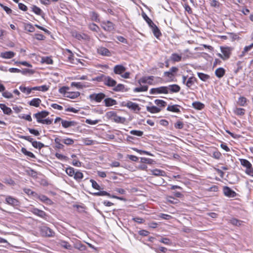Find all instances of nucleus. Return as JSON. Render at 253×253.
I'll return each instance as SVG.
<instances>
[{
	"label": "nucleus",
	"mask_w": 253,
	"mask_h": 253,
	"mask_svg": "<svg viewBox=\"0 0 253 253\" xmlns=\"http://www.w3.org/2000/svg\"><path fill=\"white\" fill-rule=\"evenodd\" d=\"M126 71V68L121 65H116L114 68V72L116 74L121 75Z\"/></svg>",
	"instance_id": "nucleus-17"
},
{
	"label": "nucleus",
	"mask_w": 253,
	"mask_h": 253,
	"mask_svg": "<svg viewBox=\"0 0 253 253\" xmlns=\"http://www.w3.org/2000/svg\"><path fill=\"white\" fill-rule=\"evenodd\" d=\"M106 95L103 93H93L89 96V99L92 101H94L96 102H100L103 99L105 98Z\"/></svg>",
	"instance_id": "nucleus-2"
},
{
	"label": "nucleus",
	"mask_w": 253,
	"mask_h": 253,
	"mask_svg": "<svg viewBox=\"0 0 253 253\" xmlns=\"http://www.w3.org/2000/svg\"><path fill=\"white\" fill-rule=\"evenodd\" d=\"M167 87H168V90H169L171 92H178L180 90V87L176 84L169 85Z\"/></svg>",
	"instance_id": "nucleus-19"
},
{
	"label": "nucleus",
	"mask_w": 253,
	"mask_h": 253,
	"mask_svg": "<svg viewBox=\"0 0 253 253\" xmlns=\"http://www.w3.org/2000/svg\"><path fill=\"white\" fill-rule=\"evenodd\" d=\"M62 141L67 145H70L74 143V141L73 139L69 138H67L66 139H64L62 140Z\"/></svg>",
	"instance_id": "nucleus-56"
},
{
	"label": "nucleus",
	"mask_w": 253,
	"mask_h": 253,
	"mask_svg": "<svg viewBox=\"0 0 253 253\" xmlns=\"http://www.w3.org/2000/svg\"><path fill=\"white\" fill-rule=\"evenodd\" d=\"M30 211L39 217L45 218L46 216V214L44 211L37 208H32Z\"/></svg>",
	"instance_id": "nucleus-12"
},
{
	"label": "nucleus",
	"mask_w": 253,
	"mask_h": 253,
	"mask_svg": "<svg viewBox=\"0 0 253 253\" xmlns=\"http://www.w3.org/2000/svg\"><path fill=\"white\" fill-rule=\"evenodd\" d=\"M245 109H243V108H236L235 111H234V113L237 115H240V116H242V115H243L245 114Z\"/></svg>",
	"instance_id": "nucleus-52"
},
{
	"label": "nucleus",
	"mask_w": 253,
	"mask_h": 253,
	"mask_svg": "<svg viewBox=\"0 0 253 253\" xmlns=\"http://www.w3.org/2000/svg\"><path fill=\"white\" fill-rule=\"evenodd\" d=\"M151 171L152 172V174L155 176H166V172L163 170H161L159 169H154L151 170Z\"/></svg>",
	"instance_id": "nucleus-23"
},
{
	"label": "nucleus",
	"mask_w": 253,
	"mask_h": 253,
	"mask_svg": "<svg viewBox=\"0 0 253 253\" xmlns=\"http://www.w3.org/2000/svg\"><path fill=\"white\" fill-rule=\"evenodd\" d=\"M184 126V124L180 121H178L175 124H174V127L176 129H182Z\"/></svg>",
	"instance_id": "nucleus-64"
},
{
	"label": "nucleus",
	"mask_w": 253,
	"mask_h": 253,
	"mask_svg": "<svg viewBox=\"0 0 253 253\" xmlns=\"http://www.w3.org/2000/svg\"><path fill=\"white\" fill-rule=\"evenodd\" d=\"M20 90L24 93H26L27 94H29L32 90H33V89L32 88H28L25 86H20L19 87Z\"/></svg>",
	"instance_id": "nucleus-46"
},
{
	"label": "nucleus",
	"mask_w": 253,
	"mask_h": 253,
	"mask_svg": "<svg viewBox=\"0 0 253 253\" xmlns=\"http://www.w3.org/2000/svg\"><path fill=\"white\" fill-rule=\"evenodd\" d=\"M32 146L35 148H38L39 149H42V148L44 147V145L40 142H38L37 141H34L33 143H32Z\"/></svg>",
	"instance_id": "nucleus-42"
},
{
	"label": "nucleus",
	"mask_w": 253,
	"mask_h": 253,
	"mask_svg": "<svg viewBox=\"0 0 253 253\" xmlns=\"http://www.w3.org/2000/svg\"><path fill=\"white\" fill-rule=\"evenodd\" d=\"M0 108L2 110L4 114L6 115H10L12 113V110L9 108L7 107L4 104H0Z\"/></svg>",
	"instance_id": "nucleus-24"
},
{
	"label": "nucleus",
	"mask_w": 253,
	"mask_h": 253,
	"mask_svg": "<svg viewBox=\"0 0 253 253\" xmlns=\"http://www.w3.org/2000/svg\"><path fill=\"white\" fill-rule=\"evenodd\" d=\"M124 106H126L129 109H131L135 112H137L140 110V108L137 104L131 101L127 102L124 105Z\"/></svg>",
	"instance_id": "nucleus-11"
},
{
	"label": "nucleus",
	"mask_w": 253,
	"mask_h": 253,
	"mask_svg": "<svg viewBox=\"0 0 253 253\" xmlns=\"http://www.w3.org/2000/svg\"><path fill=\"white\" fill-rule=\"evenodd\" d=\"M178 107L179 106L178 105H169L167 107V110L173 112L179 113L180 111Z\"/></svg>",
	"instance_id": "nucleus-28"
},
{
	"label": "nucleus",
	"mask_w": 253,
	"mask_h": 253,
	"mask_svg": "<svg viewBox=\"0 0 253 253\" xmlns=\"http://www.w3.org/2000/svg\"><path fill=\"white\" fill-rule=\"evenodd\" d=\"M77 123L75 121H67L62 120V125L64 128H68L72 126H75Z\"/></svg>",
	"instance_id": "nucleus-21"
},
{
	"label": "nucleus",
	"mask_w": 253,
	"mask_h": 253,
	"mask_svg": "<svg viewBox=\"0 0 253 253\" xmlns=\"http://www.w3.org/2000/svg\"><path fill=\"white\" fill-rule=\"evenodd\" d=\"M240 162L241 165L243 167L246 168V169L252 166V164L250 163V162L246 159H241Z\"/></svg>",
	"instance_id": "nucleus-41"
},
{
	"label": "nucleus",
	"mask_w": 253,
	"mask_h": 253,
	"mask_svg": "<svg viewBox=\"0 0 253 253\" xmlns=\"http://www.w3.org/2000/svg\"><path fill=\"white\" fill-rule=\"evenodd\" d=\"M25 30L29 32H34L35 29L31 24H27L25 25Z\"/></svg>",
	"instance_id": "nucleus-49"
},
{
	"label": "nucleus",
	"mask_w": 253,
	"mask_h": 253,
	"mask_svg": "<svg viewBox=\"0 0 253 253\" xmlns=\"http://www.w3.org/2000/svg\"><path fill=\"white\" fill-rule=\"evenodd\" d=\"M143 19L147 22L149 27H153V26H154L155 23L153 22V21L150 18L148 17V16L144 12H143Z\"/></svg>",
	"instance_id": "nucleus-32"
},
{
	"label": "nucleus",
	"mask_w": 253,
	"mask_h": 253,
	"mask_svg": "<svg viewBox=\"0 0 253 253\" xmlns=\"http://www.w3.org/2000/svg\"><path fill=\"white\" fill-rule=\"evenodd\" d=\"M71 85V86L76 87L78 89H81L85 86L80 82H72Z\"/></svg>",
	"instance_id": "nucleus-48"
},
{
	"label": "nucleus",
	"mask_w": 253,
	"mask_h": 253,
	"mask_svg": "<svg viewBox=\"0 0 253 253\" xmlns=\"http://www.w3.org/2000/svg\"><path fill=\"white\" fill-rule=\"evenodd\" d=\"M247 102V99L244 97H240L239 98L238 103L240 105L244 106Z\"/></svg>",
	"instance_id": "nucleus-54"
},
{
	"label": "nucleus",
	"mask_w": 253,
	"mask_h": 253,
	"mask_svg": "<svg viewBox=\"0 0 253 253\" xmlns=\"http://www.w3.org/2000/svg\"><path fill=\"white\" fill-rule=\"evenodd\" d=\"M151 94H156V93H165L168 94L169 93V91L168 90V87L167 86H161L157 88H153L150 90V91Z\"/></svg>",
	"instance_id": "nucleus-5"
},
{
	"label": "nucleus",
	"mask_w": 253,
	"mask_h": 253,
	"mask_svg": "<svg viewBox=\"0 0 253 253\" xmlns=\"http://www.w3.org/2000/svg\"><path fill=\"white\" fill-rule=\"evenodd\" d=\"M150 29H151L153 34L154 36L157 38L159 39V38L162 36V33L159 29V28L156 25V24H154V26H153V27H149Z\"/></svg>",
	"instance_id": "nucleus-13"
},
{
	"label": "nucleus",
	"mask_w": 253,
	"mask_h": 253,
	"mask_svg": "<svg viewBox=\"0 0 253 253\" xmlns=\"http://www.w3.org/2000/svg\"><path fill=\"white\" fill-rule=\"evenodd\" d=\"M104 84L109 87H114L117 84V82L109 76H106L104 79Z\"/></svg>",
	"instance_id": "nucleus-10"
},
{
	"label": "nucleus",
	"mask_w": 253,
	"mask_h": 253,
	"mask_svg": "<svg viewBox=\"0 0 253 253\" xmlns=\"http://www.w3.org/2000/svg\"><path fill=\"white\" fill-rule=\"evenodd\" d=\"M253 47V43L249 46H246L244 47L243 51H242V54L241 56H244L246 52L250 51Z\"/></svg>",
	"instance_id": "nucleus-58"
},
{
	"label": "nucleus",
	"mask_w": 253,
	"mask_h": 253,
	"mask_svg": "<svg viewBox=\"0 0 253 253\" xmlns=\"http://www.w3.org/2000/svg\"><path fill=\"white\" fill-rule=\"evenodd\" d=\"M42 62L47 64H52L53 60L50 57H43L42 58Z\"/></svg>",
	"instance_id": "nucleus-44"
},
{
	"label": "nucleus",
	"mask_w": 253,
	"mask_h": 253,
	"mask_svg": "<svg viewBox=\"0 0 253 253\" xmlns=\"http://www.w3.org/2000/svg\"><path fill=\"white\" fill-rule=\"evenodd\" d=\"M150 29H151L153 34L154 36L157 38L159 39V38L162 36V33L159 29V28L156 25V24H154V26H153V27H149Z\"/></svg>",
	"instance_id": "nucleus-15"
},
{
	"label": "nucleus",
	"mask_w": 253,
	"mask_h": 253,
	"mask_svg": "<svg viewBox=\"0 0 253 253\" xmlns=\"http://www.w3.org/2000/svg\"><path fill=\"white\" fill-rule=\"evenodd\" d=\"M49 88V86L46 85H42L41 86H35L32 87V89H33V90H39V91H42L43 92L46 91L48 90Z\"/></svg>",
	"instance_id": "nucleus-26"
},
{
	"label": "nucleus",
	"mask_w": 253,
	"mask_h": 253,
	"mask_svg": "<svg viewBox=\"0 0 253 253\" xmlns=\"http://www.w3.org/2000/svg\"><path fill=\"white\" fill-rule=\"evenodd\" d=\"M230 222L234 225L239 226L241 224L242 221L236 218H232L230 220Z\"/></svg>",
	"instance_id": "nucleus-53"
},
{
	"label": "nucleus",
	"mask_w": 253,
	"mask_h": 253,
	"mask_svg": "<svg viewBox=\"0 0 253 253\" xmlns=\"http://www.w3.org/2000/svg\"><path fill=\"white\" fill-rule=\"evenodd\" d=\"M182 56L180 55H179L176 53H172L170 58L169 59L170 61L175 62H179L182 60Z\"/></svg>",
	"instance_id": "nucleus-22"
},
{
	"label": "nucleus",
	"mask_w": 253,
	"mask_h": 253,
	"mask_svg": "<svg viewBox=\"0 0 253 253\" xmlns=\"http://www.w3.org/2000/svg\"><path fill=\"white\" fill-rule=\"evenodd\" d=\"M113 120L116 123L123 124L125 122L126 119L124 117L118 116L117 115H116Z\"/></svg>",
	"instance_id": "nucleus-35"
},
{
	"label": "nucleus",
	"mask_w": 253,
	"mask_h": 253,
	"mask_svg": "<svg viewBox=\"0 0 253 253\" xmlns=\"http://www.w3.org/2000/svg\"><path fill=\"white\" fill-rule=\"evenodd\" d=\"M117 114L114 111H110L106 113V116L111 120H113Z\"/></svg>",
	"instance_id": "nucleus-60"
},
{
	"label": "nucleus",
	"mask_w": 253,
	"mask_h": 253,
	"mask_svg": "<svg viewBox=\"0 0 253 253\" xmlns=\"http://www.w3.org/2000/svg\"><path fill=\"white\" fill-rule=\"evenodd\" d=\"M88 28H89L90 30L94 32H97V30L99 29L98 26L94 23L89 24L88 25Z\"/></svg>",
	"instance_id": "nucleus-55"
},
{
	"label": "nucleus",
	"mask_w": 253,
	"mask_h": 253,
	"mask_svg": "<svg viewBox=\"0 0 253 253\" xmlns=\"http://www.w3.org/2000/svg\"><path fill=\"white\" fill-rule=\"evenodd\" d=\"M90 182L91 183L92 187L96 189V190H99L100 189V186L98 184V183L94 180L90 179Z\"/></svg>",
	"instance_id": "nucleus-59"
},
{
	"label": "nucleus",
	"mask_w": 253,
	"mask_h": 253,
	"mask_svg": "<svg viewBox=\"0 0 253 253\" xmlns=\"http://www.w3.org/2000/svg\"><path fill=\"white\" fill-rule=\"evenodd\" d=\"M83 177V173L80 171H76L74 176V179L78 181H81V180L82 179Z\"/></svg>",
	"instance_id": "nucleus-37"
},
{
	"label": "nucleus",
	"mask_w": 253,
	"mask_h": 253,
	"mask_svg": "<svg viewBox=\"0 0 253 253\" xmlns=\"http://www.w3.org/2000/svg\"><path fill=\"white\" fill-rule=\"evenodd\" d=\"M3 182L9 185H14L15 184L14 181L10 178H4Z\"/></svg>",
	"instance_id": "nucleus-50"
},
{
	"label": "nucleus",
	"mask_w": 253,
	"mask_h": 253,
	"mask_svg": "<svg viewBox=\"0 0 253 253\" xmlns=\"http://www.w3.org/2000/svg\"><path fill=\"white\" fill-rule=\"evenodd\" d=\"M150 29H151L153 34L154 36L157 38L159 39V38L162 36V33L159 29V28L156 25V24H154V26H153V27H149Z\"/></svg>",
	"instance_id": "nucleus-14"
},
{
	"label": "nucleus",
	"mask_w": 253,
	"mask_h": 253,
	"mask_svg": "<svg viewBox=\"0 0 253 253\" xmlns=\"http://www.w3.org/2000/svg\"><path fill=\"white\" fill-rule=\"evenodd\" d=\"M102 28L108 32H111L114 30V24L110 21H104L102 22Z\"/></svg>",
	"instance_id": "nucleus-4"
},
{
	"label": "nucleus",
	"mask_w": 253,
	"mask_h": 253,
	"mask_svg": "<svg viewBox=\"0 0 253 253\" xmlns=\"http://www.w3.org/2000/svg\"><path fill=\"white\" fill-rule=\"evenodd\" d=\"M221 51L222 53V54L220 53L218 54V56L222 58L223 60H227L229 58L231 55V49L230 47H221Z\"/></svg>",
	"instance_id": "nucleus-1"
},
{
	"label": "nucleus",
	"mask_w": 253,
	"mask_h": 253,
	"mask_svg": "<svg viewBox=\"0 0 253 253\" xmlns=\"http://www.w3.org/2000/svg\"><path fill=\"white\" fill-rule=\"evenodd\" d=\"M6 203L13 207L18 206L19 205V201L10 196H7L5 198Z\"/></svg>",
	"instance_id": "nucleus-7"
},
{
	"label": "nucleus",
	"mask_w": 253,
	"mask_h": 253,
	"mask_svg": "<svg viewBox=\"0 0 253 253\" xmlns=\"http://www.w3.org/2000/svg\"><path fill=\"white\" fill-rule=\"evenodd\" d=\"M97 52L98 54L102 56H111V52L107 48L103 46L98 47L97 48Z\"/></svg>",
	"instance_id": "nucleus-9"
},
{
	"label": "nucleus",
	"mask_w": 253,
	"mask_h": 253,
	"mask_svg": "<svg viewBox=\"0 0 253 253\" xmlns=\"http://www.w3.org/2000/svg\"><path fill=\"white\" fill-rule=\"evenodd\" d=\"M37 196L38 198L40 200H41V201H42L43 202H44L46 203H48L49 202L51 201V200L48 198H47L46 196H45L43 195H37Z\"/></svg>",
	"instance_id": "nucleus-45"
},
{
	"label": "nucleus",
	"mask_w": 253,
	"mask_h": 253,
	"mask_svg": "<svg viewBox=\"0 0 253 253\" xmlns=\"http://www.w3.org/2000/svg\"><path fill=\"white\" fill-rule=\"evenodd\" d=\"M196 79L195 77H191L188 79L185 84L187 87H190L192 85L194 84V82L196 81Z\"/></svg>",
	"instance_id": "nucleus-36"
},
{
	"label": "nucleus",
	"mask_w": 253,
	"mask_h": 253,
	"mask_svg": "<svg viewBox=\"0 0 253 253\" xmlns=\"http://www.w3.org/2000/svg\"><path fill=\"white\" fill-rule=\"evenodd\" d=\"M15 54L14 52L9 51L1 52L0 56L4 59H10L13 57Z\"/></svg>",
	"instance_id": "nucleus-16"
},
{
	"label": "nucleus",
	"mask_w": 253,
	"mask_h": 253,
	"mask_svg": "<svg viewBox=\"0 0 253 253\" xmlns=\"http://www.w3.org/2000/svg\"><path fill=\"white\" fill-rule=\"evenodd\" d=\"M154 76L143 77V84L147 83L149 84H153L154 82Z\"/></svg>",
	"instance_id": "nucleus-33"
},
{
	"label": "nucleus",
	"mask_w": 253,
	"mask_h": 253,
	"mask_svg": "<svg viewBox=\"0 0 253 253\" xmlns=\"http://www.w3.org/2000/svg\"><path fill=\"white\" fill-rule=\"evenodd\" d=\"M66 172L70 176H74L75 174L74 169L72 167H69L67 168L66 169Z\"/></svg>",
	"instance_id": "nucleus-47"
},
{
	"label": "nucleus",
	"mask_w": 253,
	"mask_h": 253,
	"mask_svg": "<svg viewBox=\"0 0 253 253\" xmlns=\"http://www.w3.org/2000/svg\"><path fill=\"white\" fill-rule=\"evenodd\" d=\"M224 194L229 198H234L237 195L236 193L232 190L230 188L227 186H225L223 188Z\"/></svg>",
	"instance_id": "nucleus-8"
},
{
	"label": "nucleus",
	"mask_w": 253,
	"mask_h": 253,
	"mask_svg": "<svg viewBox=\"0 0 253 253\" xmlns=\"http://www.w3.org/2000/svg\"><path fill=\"white\" fill-rule=\"evenodd\" d=\"M23 191L25 193L28 194V195H33V196H36L37 195V194L35 192L32 191L29 188H25L23 189Z\"/></svg>",
	"instance_id": "nucleus-62"
},
{
	"label": "nucleus",
	"mask_w": 253,
	"mask_h": 253,
	"mask_svg": "<svg viewBox=\"0 0 253 253\" xmlns=\"http://www.w3.org/2000/svg\"><path fill=\"white\" fill-rule=\"evenodd\" d=\"M49 114V112L46 111H42L35 114L34 116L36 118L37 122L40 123L43 120L42 119L47 117Z\"/></svg>",
	"instance_id": "nucleus-6"
},
{
	"label": "nucleus",
	"mask_w": 253,
	"mask_h": 253,
	"mask_svg": "<svg viewBox=\"0 0 253 253\" xmlns=\"http://www.w3.org/2000/svg\"><path fill=\"white\" fill-rule=\"evenodd\" d=\"M160 242L161 243H164L166 245H171V242L170 241V239L167 238H162L160 240Z\"/></svg>",
	"instance_id": "nucleus-63"
},
{
	"label": "nucleus",
	"mask_w": 253,
	"mask_h": 253,
	"mask_svg": "<svg viewBox=\"0 0 253 253\" xmlns=\"http://www.w3.org/2000/svg\"><path fill=\"white\" fill-rule=\"evenodd\" d=\"M34 38L38 40H44L45 37L41 34H35L34 35Z\"/></svg>",
	"instance_id": "nucleus-61"
},
{
	"label": "nucleus",
	"mask_w": 253,
	"mask_h": 253,
	"mask_svg": "<svg viewBox=\"0 0 253 253\" xmlns=\"http://www.w3.org/2000/svg\"><path fill=\"white\" fill-rule=\"evenodd\" d=\"M225 71L223 68H218L215 71V74L219 78H222L225 74Z\"/></svg>",
	"instance_id": "nucleus-27"
},
{
	"label": "nucleus",
	"mask_w": 253,
	"mask_h": 253,
	"mask_svg": "<svg viewBox=\"0 0 253 253\" xmlns=\"http://www.w3.org/2000/svg\"><path fill=\"white\" fill-rule=\"evenodd\" d=\"M80 95V93L78 91L76 92H68L67 95H65L66 97L75 99L77 98Z\"/></svg>",
	"instance_id": "nucleus-29"
},
{
	"label": "nucleus",
	"mask_w": 253,
	"mask_h": 253,
	"mask_svg": "<svg viewBox=\"0 0 253 253\" xmlns=\"http://www.w3.org/2000/svg\"><path fill=\"white\" fill-rule=\"evenodd\" d=\"M147 110L148 111L154 113H158L161 111V109L159 107H157L156 106H147Z\"/></svg>",
	"instance_id": "nucleus-31"
},
{
	"label": "nucleus",
	"mask_w": 253,
	"mask_h": 253,
	"mask_svg": "<svg viewBox=\"0 0 253 253\" xmlns=\"http://www.w3.org/2000/svg\"><path fill=\"white\" fill-rule=\"evenodd\" d=\"M113 90L117 92L127 91L128 90V89L126 88L124 84H119L117 85L116 84L113 88Z\"/></svg>",
	"instance_id": "nucleus-20"
},
{
	"label": "nucleus",
	"mask_w": 253,
	"mask_h": 253,
	"mask_svg": "<svg viewBox=\"0 0 253 253\" xmlns=\"http://www.w3.org/2000/svg\"><path fill=\"white\" fill-rule=\"evenodd\" d=\"M41 234L44 237H53L54 235V231L47 226H42L41 228Z\"/></svg>",
	"instance_id": "nucleus-3"
},
{
	"label": "nucleus",
	"mask_w": 253,
	"mask_h": 253,
	"mask_svg": "<svg viewBox=\"0 0 253 253\" xmlns=\"http://www.w3.org/2000/svg\"><path fill=\"white\" fill-rule=\"evenodd\" d=\"M104 101L105 106L107 107L112 106L117 104L116 100L111 98H107L104 99Z\"/></svg>",
	"instance_id": "nucleus-18"
},
{
	"label": "nucleus",
	"mask_w": 253,
	"mask_h": 253,
	"mask_svg": "<svg viewBox=\"0 0 253 253\" xmlns=\"http://www.w3.org/2000/svg\"><path fill=\"white\" fill-rule=\"evenodd\" d=\"M60 245L61 247H63L64 248L68 250H71L72 246L70 244H69V243H68L66 241H60Z\"/></svg>",
	"instance_id": "nucleus-39"
},
{
	"label": "nucleus",
	"mask_w": 253,
	"mask_h": 253,
	"mask_svg": "<svg viewBox=\"0 0 253 253\" xmlns=\"http://www.w3.org/2000/svg\"><path fill=\"white\" fill-rule=\"evenodd\" d=\"M155 103L159 107H165L167 105V102L163 100L156 99Z\"/></svg>",
	"instance_id": "nucleus-38"
},
{
	"label": "nucleus",
	"mask_w": 253,
	"mask_h": 253,
	"mask_svg": "<svg viewBox=\"0 0 253 253\" xmlns=\"http://www.w3.org/2000/svg\"><path fill=\"white\" fill-rule=\"evenodd\" d=\"M21 152L25 155L32 158H35V156L32 152L28 151L25 148H22Z\"/></svg>",
	"instance_id": "nucleus-40"
},
{
	"label": "nucleus",
	"mask_w": 253,
	"mask_h": 253,
	"mask_svg": "<svg viewBox=\"0 0 253 253\" xmlns=\"http://www.w3.org/2000/svg\"><path fill=\"white\" fill-rule=\"evenodd\" d=\"M198 77L203 81H206L210 78V76L203 73H198Z\"/></svg>",
	"instance_id": "nucleus-43"
},
{
	"label": "nucleus",
	"mask_w": 253,
	"mask_h": 253,
	"mask_svg": "<svg viewBox=\"0 0 253 253\" xmlns=\"http://www.w3.org/2000/svg\"><path fill=\"white\" fill-rule=\"evenodd\" d=\"M167 199L168 202L173 204H177L178 201L177 199H175L174 198L171 196L168 197Z\"/></svg>",
	"instance_id": "nucleus-57"
},
{
	"label": "nucleus",
	"mask_w": 253,
	"mask_h": 253,
	"mask_svg": "<svg viewBox=\"0 0 253 253\" xmlns=\"http://www.w3.org/2000/svg\"><path fill=\"white\" fill-rule=\"evenodd\" d=\"M89 16L92 21H94L96 22L99 21V15L96 12L94 11H90L89 12Z\"/></svg>",
	"instance_id": "nucleus-30"
},
{
	"label": "nucleus",
	"mask_w": 253,
	"mask_h": 253,
	"mask_svg": "<svg viewBox=\"0 0 253 253\" xmlns=\"http://www.w3.org/2000/svg\"><path fill=\"white\" fill-rule=\"evenodd\" d=\"M93 195L97 196H108L111 197L109 193L104 191L95 192L93 193Z\"/></svg>",
	"instance_id": "nucleus-51"
},
{
	"label": "nucleus",
	"mask_w": 253,
	"mask_h": 253,
	"mask_svg": "<svg viewBox=\"0 0 253 253\" xmlns=\"http://www.w3.org/2000/svg\"><path fill=\"white\" fill-rule=\"evenodd\" d=\"M41 103V100L40 98H34L29 102L30 106L38 107Z\"/></svg>",
	"instance_id": "nucleus-25"
},
{
	"label": "nucleus",
	"mask_w": 253,
	"mask_h": 253,
	"mask_svg": "<svg viewBox=\"0 0 253 253\" xmlns=\"http://www.w3.org/2000/svg\"><path fill=\"white\" fill-rule=\"evenodd\" d=\"M193 107L198 110H202L204 107V104L200 102H194L192 103Z\"/></svg>",
	"instance_id": "nucleus-34"
}]
</instances>
